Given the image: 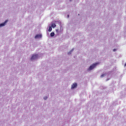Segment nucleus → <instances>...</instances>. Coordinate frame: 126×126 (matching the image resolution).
Returning a JSON list of instances; mask_svg holds the SVG:
<instances>
[{
    "instance_id": "7",
    "label": "nucleus",
    "mask_w": 126,
    "mask_h": 126,
    "mask_svg": "<svg viewBox=\"0 0 126 126\" xmlns=\"http://www.w3.org/2000/svg\"><path fill=\"white\" fill-rule=\"evenodd\" d=\"M56 25L54 24V23H53L52 25H51V27L52 28H55V27H56Z\"/></svg>"
},
{
    "instance_id": "5",
    "label": "nucleus",
    "mask_w": 126,
    "mask_h": 126,
    "mask_svg": "<svg viewBox=\"0 0 126 126\" xmlns=\"http://www.w3.org/2000/svg\"><path fill=\"white\" fill-rule=\"evenodd\" d=\"M7 23V20L5 21L4 23H2L1 24H0V27H3V26H5L6 23Z\"/></svg>"
},
{
    "instance_id": "10",
    "label": "nucleus",
    "mask_w": 126,
    "mask_h": 126,
    "mask_svg": "<svg viewBox=\"0 0 126 126\" xmlns=\"http://www.w3.org/2000/svg\"><path fill=\"white\" fill-rule=\"evenodd\" d=\"M47 99H48V97L47 96L44 97V100H47Z\"/></svg>"
},
{
    "instance_id": "9",
    "label": "nucleus",
    "mask_w": 126,
    "mask_h": 126,
    "mask_svg": "<svg viewBox=\"0 0 126 126\" xmlns=\"http://www.w3.org/2000/svg\"><path fill=\"white\" fill-rule=\"evenodd\" d=\"M106 74H103L100 76V78H103L105 76Z\"/></svg>"
},
{
    "instance_id": "8",
    "label": "nucleus",
    "mask_w": 126,
    "mask_h": 126,
    "mask_svg": "<svg viewBox=\"0 0 126 126\" xmlns=\"http://www.w3.org/2000/svg\"><path fill=\"white\" fill-rule=\"evenodd\" d=\"M53 30V29H52V27H49V30H48V32H52V30Z\"/></svg>"
},
{
    "instance_id": "12",
    "label": "nucleus",
    "mask_w": 126,
    "mask_h": 126,
    "mask_svg": "<svg viewBox=\"0 0 126 126\" xmlns=\"http://www.w3.org/2000/svg\"><path fill=\"white\" fill-rule=\"evenodd\" d=\"M70 54H71V53H70V52H69V53H68V55H70Z\"/></svg>"
},
{
    "instance_id": "1",
    "label": "nucleus",
    "mask_w": 126,
    "mask_h": 126,
    "mask_svg": "<svg viewBox=\"0 0 126 126\" xmlns=\"http://www.w3.org/2000/svg\"><path fill=\"white\" fill-rule=\"evenodd\" d=\"M98 63L93 64L92 65L90 66L89 68L88 69V71L94 69L96 66L97 65Z\"/></svg>"
},
{
    "instance_id": "4",
    "label": "nucleus",
    "mask_w": 126,
    "mask_h": 126,
    "mask_svg": "<svg viewBox=\"0 0 126 126\" xmlns=\"http://www.w3.org/2000/svg\"><path fill=\"white\" fill-rule=\"evenodd\" d=\"M77 86V85L76 84V83H74V84H72V85L71 86V89H74L75 87H76Z\"/></svg>"
},
{
    "instance_id": "16",
    "label": "nucleus",
    "mask_w": 126,
    "mask_h": 126,
    "mask_svg": "<svg viewBox=\"0 0 126 126\" xmlns=\"http://www.w3.org/2000/svg\"><path fill=\"white\" fill-rule=\"evenodd\" d=\"M70 1H71L72 0H70Z\"/></svg>"
},
{
    "instance_id": "3",
    "label": "nucleus",
    "mask_w": 126,
    "mask_h": 126,
    "mask_svg": "<svg viewBox=\"0 0 126 126\" xmlns=\"http://www.w3.org/2000/svg\"><path fill=\"white\" fill-rule=\"evenodd\" d=\"M41 38H42V34H37L35 36V39Z\"/></svg>"
},
{
    "instance_id": "13",
    "label": "nucleus",
    "mask_w": 126,
    "mask_h": 126,
    "mask_svg": "<svg viewBox=\"0 0 126 126\" xmlns=\"http://www.w3.org/2000/svg\"><path fill=\"white\" fill-rule=\"evenodd\" d=\"M58 32V30H56V32Z\"/></svg>"
},
{
    "instance_id": "2",
    "label": "nucleus",
    "mask_w": 126,
    "mask_h": 126,
    "mask_svg": "<svg viewBox=\"0 0 126 126\" xmlns=\"http://www.w3.org/2000/svg\"><path fill=\"white\" fill-rule=\"evenodd\" d=\"M38 57V55H33L32 58H31V60L32 61L33 60L36 59Z\"/></svg>"
},
{
    "instance_id": "14",
    "label": "nucleus",
    "mask_w": 126,
    "mask_h": 126,
    "mask_svg": "<svg viewBox=\"0 0 126 126\" xmlns=\"http://www.w3.org/2000/svg\"><path fill=\"white\" fill-rule=\"evenodd\" d=\"M125 66H126V64H125Z\"/></svg>"
},
{
    "instance_id": "15",
    "label": "nucleus",
    "mask_w": 126,
    "mask_h": 126,
    "mask_svg": "<svg viewBox=\"0 0 126 126\" xmlns=\"http://www.w3.org/2000/svg\"><path fill=\"white\" fill-rule=\"evenodd\" d=\"M67 17H69V15H67Z\"/></svg>"
},
{
    "instance_id": "11",
    "label": "nucleus",
    "mask_w": 126,
    "mask_h": 126,
    "mask_svg": "<svg viewBox=\"0 0 126 126\" xmlns=\"http://www.w3.org/2000/svg\"><path fill=\"white\" fill-rule=\"evenodd\" d=\"M116 49H113V52H116Z\"/></svg>"
},
{
    "instance_id": "6",
    "label": "nucleus",
    "mask_w": 126,
    "mask_h": 126,
    "mask_svg": "<svg viewBox=\"0 0 126 126\" xmlns=\"http://www.w3.org/2000/svg\"><path fill=\"white\" fill-rule=\"evenodd\" d=\"M55 35V33L54 32H52L50 33V36L51 37H54Z\"/></svg>"
}]
</instances>
